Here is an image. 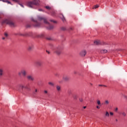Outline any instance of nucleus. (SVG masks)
Masks as SVG:
<instances>
[{
    "label": "nucleus",
    "instance_id": "nucleus-1",
    "mask_svg": "<svg viewBox=\"0 0 127 127\" xmlns=\"http://www.w3.org/2000/svg\"><path fill=\"white\" fill-rule=\"evenodd\" d=\"M40 1L39 0H32V1H28L27 5L28 7L34 8V5L39 6Z\"/></svg>",
    "mask_w": 127,
    "mask_h": 127
},
{
    "label": "nucleus",
    "instance_id": "nucleus-2",
    "mask_svg": "<svg viewBox=\"0 0 127 127\" xmlns=\"http://www.w3.org/2000/svg\"><path fill=\"white\" fill-rule=\"evenodd\" d=\"M64 49L63 46H58L54 49V53L57 55H61Z\"/></svg>",
    "mask_w": 127,
    "mask_h": 127
},
{
    "label": "nucleus",
    "instance_id": "nucleus-3",
    "mask_svg": "<svg viewBox=\"0 0 127 127\" xmlns=\"http://www.w3.org/2000/svg\"><path fill=\"white\" fill-rule=\"evenodd\" d=\"M4 23H6V24H8L11 27H14L15 26L14 22H13V21H12V20L10 19H6L5 20H3L2 21V24H3Z\"/></svg>",
    "mask_w": 127,
    "mask_h": 127
},
{
    "label": "nucleus",
    "instance_id": "nucleus-4",
    "mask_svg": "<svg viewBox=\"0 0 127 127\" xmlns=\"http://www.w3.org/2000/svg\"><path fill=\"white\" fill-rule=\"evenodd\" d=\"M33 49H34V45H33V44H28V47H27L28 51H29V52H31V51H32Z\"/></svg>",
    "mask_w": 127,
    "mask_h": 127
},
{
    "label": "nucleus",
    "instance_id": "nucleus-5",
    "mask_svg": "<svg viewBox=\"0 0 127 127\" xmlns=\"http://www.w3.org/2000/svg\"><path fill=\"white\" fill-rule=\"evenodd\" d=\"M31 20L35 22V24L33 25V26H34V27H40V23L37 22V20H34L33 18H31Z\"/></svg>",
    "mask_w": 127,
    "mask_h": 127
},
{
    "label": "nucleus",
    "instance_id": "nucleus-6",
    "mask_svg": "<svg viewBox=\"0 0 127 127\" xmlns=\"http://www.w3.org/2000/svg\"><path fill=\"white\" fill-rule=\"evenodd\" d=\"M94 44L95 45H106V43L104 42H101V41H95L94 42Z\"/></svg>",
    "mask_w": 127,
    "mask_h": 127
},
{
    "label": "nucleus",
    "instance_id": "nucleus-7",
    "mask_svg": "<svg viewBox=\"0 0 127 127\" xmlns=\"http://www.w3.org/2000/svg\"><path fill=\"white\" fill-rule=\"evenodd\" d=\"M38 20H40V21L44 20V23H46V24H49V22H48L47 21V20H46V19L43 18V17L38 16Z\"/></svg>",
    "mask_w": 127,
    "mask_h": 127
},
{
    "label": "nucleus",
    "instance_id": "nucleus-8",
    "mask_svg": "<svg viewBox=\"0 0 127 127\" xmlns=\"http://www.w3.org/2000/svg\"><path fill=\"white\" fill-rule=\"evenodd\" d=\"M26 71L24 70H22L18 72L19 76H21L22 75V76H23V77H25L26 76Z\"/></svg>",
    "mask_w": 127,
    "mask_h": 127
},
{
    "label": "nucleus",
    "instance_id": "nucleus-9",
    "mask_svg": "<svg viewBox=\"0 0 127 127\" xmlns=\"http://www.w3.org/2000/svg\"><path fill=\"white\" fill-rule=\"evenodd\" d=\"M79 54L81 57H84V56H86V54H87V51L86 50L82 51Z\"/></svg>",
    "mask_w": 127,
    "mask_h": 127
},
{
    "label": "nucleus",
    "instance_id": "nucleus-10",
    "mask_svg": "<svg viewBox=\"0 0 127 127\" xmlns=\"http://www.w3.org/2000/svg\"><path fill=\"white\" fill-rule=\"evenodd\" d=\"M27 79L29 81H33L34 80V77L31 75H29L27 76Z\"/></svg>",
    "mask_w": 127,
    "mask_h": 127
},
{
    "label": "nucleus",
    "instance_id": "nucleus-11",
    "mask_svg": "<svg viewBox=\"0 0 127 127\" xmlns=\"http://www.w3.org/2000/svg\"><path fill=\"white\" fill-rule=\"evenodd\" d=\"M63 79L64 80V81H69V80L70 79V77L66 75H64L63 76Z\"/></svg>",
    "mask_w": 127,
    "mask_h": 127
},
{
    "label": "nucleus",
    "instance_id": "nucleus-12",
    "mask_svg": "<svg viewBox=\"0 0 127 127\" xmlns=\"http://www.w3.org/2000/svg\"><path fill=\"white\" fill-rule=\"evenodd\" d=\"M60 18H61L63 22H65L66 21V19L65 18V17H64V15L63 14H61Z\"/></svg>",
    "mask_w": 127,
    "mask_h": 127
},
{
    "label": "nucleus",
    "instance_id": "nucleus-13",
    "mask_svg": "<svg viewBox=\"0 0 127 127\" xmlns=\"http://www.w3.org/2000/svg\"><path fill=\"white\" fill-rule=\"evenodd\" d=\"M49 24V26L47 27V29H48V30H51V29H53V28H54V26H52V25H50V24Z\"/></svg>",
    "mask_w": 127,
    "mask_h": 127
},
{
    "label": "nucleus",
    "instance_id": "nucleus-14",
    "mask_svg": "<svg viewBox=\"0 0 127 127\" xmlns=\"http://www.w3.org/2000/svg\"><path fill=\"white\" fill-rule=\"evenodd\" d=\"M4 74V72H3V69H2V68H0V78H1Z\"/></svg>",
    "mask_w": 127,
    "mask_h": 127
},
{
    "label": "nucleus",
    "instance_id": "nucleus-15",
    "mask_svg": "<svg viewBox=\"0 0 127 127\" xmlns=\"http://www.w3.org/2000/svg\"><path fill=\"white\" fill-rule=\"evenodd\" d=\"M36 37H37L38 38H43V37H44V34H40L39 35H36Z\"/></svg>",
    "mask_w": 127,
    "mask_h": 127
},
{
    "label": "nucleus",
    "instance_id": "nucleus-16",
    "mask_svg": "<svg viewBox=\"0 0 127 127\" xmlns=\"http://www.w3.org/2000/svg\"><path fill=\"white\" fill-rule=\"evenodd\" d=\"M24 89L27 90V91H31V88H30V86L29 85H26L24 87Z\"/></svg>",
    "mask_w": 127,
    "mask_h": 127
},
{
    "label": "nucleus",
    "instance_id": "nucleus-17",
    "mask_svg": "<svg viewBox=\"0 0 127 127\" xmlns=\"http://www.w3.org/2000/svg\"><path fill=\"white\" fill-rule=\"evenodd\" d=\"M25 36H32L33 35L32 32H29L28 33H25Z\"/></svg>",
    "mask_w": 127,
    "mask_h": 127
},
{
    "label": "nucleus",
    "instance_id": "nucleus-18",
    "mask_svg": "<svg viewBox=\"0 0 127 127\" xmlns=\"http://www.w3.org/2000/svg\"><path fill=\"white\" fill-rule=\"evenodd\" d=\"M48 84L50 86H51V87H54V86H55V83H54V82H51V81L49 82Z\"/></svg>",
    "mask_w": 127,
    "mask_h": 127
},
{
    "label": "nucleus",
    "instance_id": "nucleus-19",
    "mask_svg": "<svg viewBox=\"0 0 127 127\" xmlns=\"http://www.w3.org/2000/svg\"><path fill=\"white\" fill-rule=\"evenodd\" d=\"M38 92V89H35V91H33V95H37Z\"/></svg>",
    "mask_w": 127,
    "mask_h": 127
},
{
    "label": "nucleus",
    "instance_id": "nucleus-20",
    "mask_svg": "<svg viewBox=\"0 0 127 127\" xmlns=\"http://www.w3.org/2000/svg\"><path fill=\"white\" fill-rule=\"evenodd\" d=\"M56 89L58 92H60V91L61 90V87H60L59 85H57Z\"/></svg>",
    "mask_w": 127,
    "mask_h": 127
},
{
    "label": "nucleus",
    "instance_id": "nucleus-21",
    "mask_svg": "<svg viewBox=\"0 0 127 127\" xmlns=\"http://www.w3.org/2000/svg\"><path fill=\"white\" fill-rule=\"evenodd\" d=\"M100 52H101V53H107V52H108V50H102L100 51Z\"/></svg>",
    "mask_w": 127,
    "mask_h": 127
},
{
    "label": "nucleus",
    "instance_id": "nucleus-22",
    "mask_svg": "<svg viewBox=\"0 0 127 127\" xmlns=\"http://www.w3.org/2000/svg\"><path fill=\"white\" fill-rule=\"evenodd\" d=\"M72 97L73 98V99L74 100H76L77 99V98H78V95H77V94H74L73 96H72Z\"/></svg>",
    "mask_w": 127,
    "mask_h": 127
},
{
    "label": "nucleus",
    "instance_id": "nucleus-23",
    "mask_svg": "<svg viewBox=\"0 0 127 127\" xmlns=\"http://www.w3.org/2000/svg\"><path fill=\"white\" fill-rule=\"evenodd\" d=\"M24 85H22V84H20L19 85V88H20V89H22V90L24 88Z\"/></svg>",
    "mask_w": 127,
    "mask_h": 127
},
{
    "label": "nucleus",
    "instance_id": "nucleus-24",
    "mask_svg": "<svg viewBox=\"0 0 127 127\" xmlns=\"http://www.w3.org/2000/svg\"><path fill=\"white\" fill-rule=\"evenodd\" d=\"M26 28H30V27H31V25H30L29 24H27L26 25Z\"/></svg>",
    "mask_w": 127,
    "mask_h": 127
},
{
    "label": "nucleus",
    "instance_id": "nucleus-25",
    "mask_svg": "<svg viewBox=\"0 0 127 127\" xmlns=\"http://www.w3.org/2000/svg\"><path fill=\"white\" fill-rule=\"evenodd\" d=\"M100 6L99 5V4H96L94 6V7H93V9H96V8H98V7H99Z\"/></svg>",
    "mask_w": 127,
    "mask_h": 127
},
{
    "label": "nucleus",
    "instance_id": "nucleus-26",
    "mask_svg": "<svg viewBox=\"0 0 127 127\" xmlns=\"http://www.w3.org/2000/svg\"><path fill=\"white\" fill-rule=\"evenodd\" d=\"M105 117H110V114L108 111H106L105 113Z\"/></svg>",
    "mask_w": 127,
    "mask_h": 127
},
{
    "label": "nucleus",
    "instance_id": "nucleus-27",
    "mask_svg": "<svg viewBox=\"0 0 127 127\" xmlns=\"http://www.w3.org/2000/svg\"><path fill=\"white\" fill-rule=\"evenodd\" d=\"M105 105H109V104H110V101H109V100H107L105 101Z\"/></svg>",
    "mask_w": 127,
    "mask_h": 127
},
{
    "label": "nucleus",
    "instance_id": "nucleus-28",
    "mask_svg": "<svg viewBox=\"0 0 127 127\" xmlns=\"http://www.w3.org/2000/svg\"><path fill=\"white\" fill-rule=\"evenodd\" d=\"M45 7L46 8V9H48L49 10L51 9V7L49 6H46Z\"/></svg>",
    "mask_w": 127,
    "mask_h": 127
},
{
    "label": "nucleus",
    "instance_id": "nucleus-29",
    "mask_svg": "<svg viewBox=\"0 0 127 127\" xmlns=\"http://www.w3.org/2000/svg\"><path fill=\"white\" fill-rule=\"evenodd\" d=\"M50 21H51V22H53L54 23H57V22L56 21H54V20H50Z\"/></svg>",
    "mask_w": 127,
    "mask_h": 127
},
{
    "label": "nucleus",
    "instance_id": "nucleus-30",
    "mask_svg": "<svg viewBox=\"0 0 127 127\" xmlns=\"http://www.w3.org/2000/svg\"><path fill=\"white\" fill-rule=\"evenodd\" d=\"M61 30H63V31H65L66 30V28L63 27L61 28Z\"/></svg>",
    "mask_w": 127,
    "mask_h": 127
},
{
    "label": "nucleus",
    "instance_id": "nucleus-31",
    "mask_svg": "<svg viewBox=\"0 0 127 127\" xmlns=\"http://www.w3.org/2000/svg\"><path fill=\"white\" fill-rule=\"evenodd\" d=\"M122 115L123 116V117H126L127 116V114H126V112H122Z\"/></svg>",
    "mask_w": 127,
    "mask_h": 127
},
{
    "label": "nucleus",
    "instance_id": "nucleus-32",
    "mask_svg": "<svg viewBox=\"0 0 127 127\" xmlns=\"http://www.w3.org/2000/svg\"><path fill=\"white\" fill-rule=\"evenodd\" d=\"M18 35H20V36H25V34H21L20 33H19Z\"/></svg>",
    "mask_w": 127,
    "mask_h": 127
},
{
    "label": "nucleus",
    "instance_id": "nucleus-33",
    "mask_svg": "<svg viewBox=\"0 0 127 127\" xmlns=\"http://www.w3.org/2000/svg\"><path fill=\"white\" fill-rule=\"evenodd\" d=\"M97 104L100 106L101 105V101L100 100H97Z\"/></svg>",
    "mask_w": 127,
    "mask_h": 127
},
{
    "label": "nucleus",
    "instance_id": "nucleus-34",
    "mask_svg": "<svg viewBox=\"0 0 127 127\" xmlns=\"http://www.w3.org/2000/svg\"><path fill=\"white\" fill-rule=\"evenodd\" d=\"M13 1H15V2H17V3H19V0H12Z\"/></svg>",
    "mask_w": 127,
    "mask_h": 127
},
{
    "label": "nucleus",
    "instance_id": "nucleus-35",
    "mask_svg": "<svg viewBox=\"0 0 127 127\" xmlns=\"http://www.w3.org/2000/svg\"><path fill=\"white\" fill-rule=\"evenodd\" d=\"M122 96L123 97H124V98L127 100V95H126L125 94H122Z\"/></svg>",
    "mask_w": 127,
    "mask_h": 127
},
{
    "label": "nucleus",
    "instance_id": "nucleus-36",
    "mask_svg": "<svg viewBox=\"0 0 127 127\" xmlns=\"http://www.w3.org/2000/svg\"><path fill=\"white\" fill-rule=\"evenodd\" d=\"M7 3H9V4H11V5H12V3H11V2L8 1V0H7Z\"/></svg>",
    "mask_w": 127,
    "mask_h": 127
},
{
    "label": "nucleus",
    "instance_id": "nucleus-37",
    "mask_svg": "<svg viewBox=\"0 0 127 127\" xmlns=\"http://www.w3.org/2000/svg\"><path fill=\"white\" fill-rule=\"evenodd\" d=\"M41 63H42V62H41V61H38L37 62V64H41Z\"/></svg>",
    "mask_w": 127,
    "mask_h": 127
},
{
    "label": "nucleus",
    "instance_id": "nucleus-38",
    "mask_svg": "<svg viewBox=\"0 0 127 127\" xmlns=\"http://www.w3.org/2000/svg\"><path fill=\"white\" fill-rule=\"evenodd\" d=\"M99 87H107V86H106V85H101V84H99Z\"/></svg>",
    "mask_w": 127,
    "mask_h": 127
},
{
    "label": "nucleus",
    "instance_id": "nucleus-39",
    "mask_svg": "<svg viewBox=\"0 0 127 127\" xmlns=\"http://www.w3.org/2000/svg\"><path fill=\"white\" fill-rule=\"evenodd\" d=\"M4 36H5L6 37H7L8 36V35L7 34V33H4Z\"/></svg>",
    "mask_w": 127,
    "mask_h": 127
},
{
    "label": "nucleus",
    "instance_id": "nucleus-40",
    "mask_svg": "<svg viewBox=\"0 0 127 127\" xmlns=\"http://www.w3.org/2000/svg\"><path fill=\"white\" fill-rule=\"evenodd\" d=\"M18 3V4H19L20 5H21V6L22 7H24V6L22 5V4H20V3Z\"/></svg>",
    "mask_w": 127,
    "mask_h": 127
},
{
    "label": "nucleus",
    "instance_id": "nucleus-41",
    "mask_svg": "<svg viewBox=\"0 0 127 127\" xmlns=\"http://www.w3.org/2000/svg\"><path fill=\"white\" fill-rule=\"evenodd\" d=\"M3 2H7V0H2Z\"/></svg>",
    "mask_w": 127,
    "mask_h": 127
},
{
    "label": "nucleus",
    "instance_id": "nucleus-42",
    "mask_svg": "<svg viewBox=\"0 0 127 127\" xmlns=\"http://www.w3.org/2000/svg\"><path fill=\"white\" fill-rule=\"evenodd\" d=\"M110 114L111 116H114V113L113 112H110Z\"/></svg>",
    "mask_w": 127,
    "mask_h": 127
},
{
    "label": "nucleus",
    "instance_id": "nucleus-43",
    "mask_svg": "<svg viewBox=\"0 0 127 127\" xmlns=\"http://www.w3.org/2000/svg\"><path fill=\"white\" fill-rule=\"evenodd\" d=\"M44 92L45 94H47L48 93V92L47 90H44Z\"/></svg>",
    "mask_w": 127,
    "mask_h": 127
},
{
    "label": "nucleus",
    "instance_id": "nucleus-44",
    "mask_svg": "<svg viewBox=\"0 0 127 127\" xmlns=\"http://www.w3.org/2000/svg\"><path fill=\"white\" fill-rule=\"evenodd\" d=\"M46 51L48 54H50V52L48 51V50H46Z\"/></svg>",
    "mask_w": 127,
    "mask_h": 127
},
{
    "label": "nucleus",
    "instance_id": "nucleus-45",
    "mask_svg": "<svg viewBox=\"0 0 127 127\" xmlns=\"http://www.w3.org/2000/svg\"><path fill=\"white\" fill-rule=\"evenodd\" d=\"M79 101H80V102H83V99L80 98Z\"/></svg>",
    "mask_w": 127,
    "mask_h": 127
},
{
    "label": "nucleus",
    "instance_id": "nucleus-46",
    "mask_svg": "<svg viewBox=\"0 0 127 127\" xmlns=\"http://www.w3.org/2000/svg\"><path fill=\"white\" fill-rule=\"evenodd\" d=\"M39 11H43V10L42 9H39Z\"/></svg>",
    "mask_w": 127,
    "mask_h": 127
},
{
    "label": "nucleus",
    "instance_id": "nucleus-47",
    "mask_svg": "<svg viewBox=\"0 0 127 127\" xmlns=\"http://www.w3.org/2000/svg\"><path fill=\"white\" fill-rule=\"evenodd\" d=\"M47 40H51V38H47Z\"/></svg>",
    "mask_w": 127,
    "mask_h": 127
},
{
    "label": "nucleus",
    "instance_id": "nucleus-48",
    "mask_svg": "<svg viewBox=\"0 0 127 127\" xmlns=\"http://www.w3.org/2000/svg\"><path fill=\"white\" fill-rule=\"evenodd\" d=\"M14 35H19V33H14Z\"/></svg>",
    "mask_w": 127,
    "mask_h": 127
},
{
    "label": "nucleus",
    "instance_id": "nucleus-49",
    "mask_svg": "<svg viewBox=\"0 0 127 127\" xmlns=\"http://www.w3.org/2000/svg\"><path fill=\"white\" fill-rule=\"evenodd\" d=\"M118 110H119V109L118 108H116L115 109L116 112L118 111Z\"/></svg>",
    "mask_w": 127,
    "mask_h": 127
},
{
    "label": "nucleus",
    "instance_id": "nucleus-50",
    "mask_svg": "<svg viewBox=\"0 0 127 127\" xmlns=\"http://www.w3.org/2000/svg\"><path fill=\"white\" fill-rule=\"evenodd\" d=\"M97 109H100V107L99 106H96Z\"/></svg>",
    "mask_w": 127,
    "mask_h": 127
},
{
    "label": "nucleus",
    "instance_id": "nucleus-51",
    "mask_svg": "<svg viewBox=\"0 0 127 127\" xmlns=\"http://www.w3.org/2000/svg\"><path fill=\"white\" fill-rule=\"evenodd\" d=\"M68 94H71V90L68 91Z\"/></svg>",
    "mask_w": 127,
    "mask_h": 127
},
{
    "label": "nucleus",
    "instance_id": "nucleus-52",
    "mask_svg": "<svg viewBox=\"0 0 127 127\" xmlns=\"http://www.w3.org/2000/svg\"><path fill=\"white\" fill-rule=\"evenodd\" d=\"M2 39L3 40H4L5 39V38L3 37V38H2Z\"/></svg>",
    "mask_w": 127,
    "mask_h": 127
},
{
    "label": "nucleus",
    "instance_id": "nucleus-53",
    "mask_svg": "<svg viewBox=\"0 0 127 127\" xmlns=\"http://www.w3.org/2000/svg\"><path fill=\"white\" fill-rule=\"evenodd\" d=\"M90 85L91 86H93V83H90Z\"/></svg>",
    "mask_w": 127,
    "mask_h": 127
},
{
    "label": "nucleus",
    "instance_id": "nucleus-54",
    "mask_svg": "<svg viewBox=\"0 0 127 127\" xmlns=\"http://www.w3.org/2000/svg\"><path fill=\"white\" fill-rule=\"evenodd\" d=\"M18 91L19 92H21V90H20V89H18Z\"/></svg>",
    "mask_w": 127,
    "mask_h": 127
},
{
    "label": "nucleus",
    "instance_id": "nucleus-55",
    "mask_svg": "<svg viewBox=\"0 0 127 127\" xmlns=\"http://www.w3.org/2000/svg\"><path fill=\"white\" fill-rule=\"evenodd\" d=\"M56 76L57 77H58V74H56Z\"/></svg>",
    "mask_w": 127,
    "mask_h": 127
},
{
    "label": "nucleus",
    "instance_id": "nucleus-56",
    "mask_svg": "<svg viewBox=\"0 0 127 127\" xmlns=\"http://www.w3.org/2000/svg\"><path fill=\"white\" fill-rule=\"evenodd\" d=\"M86 108H87V107H86V106H84V107H83V108H84V109H86Z\"/></svg>",
    "mask_w": 127,
    "mask_h": 127
},
{
    "label": "nucleus",
    "instance_id": "nucleus-57",
    "mask_svg": "<svg viewBox=\"0 0 127 127\" xmlns=\"http://www.w3.org/2000/svg\"><path fill=\"white\" fill-rule=\"evenodd\" d=\"M69 29H70V30H72V28H70Z\"/></svg>",
    "mask_w": 127,
    "mask_h": 127
},
{
    "label": "nucleus",
    "instance_id": "nucleus-58",
    "mask_svg": "<svg viewBox=\"0 0 127 127\" xmlns=\"http://www.w3.org/2000/svg\"><path fill=\"white\" fill-rule=\"evenodd\" d=\"M116 122H118V119H116Z\"/></svg>",
    "mask_w": 127,
    "mask_h": 127
},
{
    "label": "nucleus",
    "instance_id": "nucleus-59",
    "mask_svg": "<svg viewBox=\"0 0 127 127\" xmlns=\"http://www.w3.org/2000/svg\"><path fill=\"white\" fill-rule=\"evenodd\" d=\"M1 1H2V0H0Z\"/></svg>",
    "mask_w": 127,
    "mask_h": 127
},
{
    "label": "nucleus",
    "instance_id": "nucleus-60",
    "mask_svg": "<svg viewBox=\"0 0 127 127\" xmlns=\"http://www.w3.org/2000/svg\"><path fill=\"white\" fill-rule=\"evenodd\" d=\"M59 83H61V81H59Z\"/></svg>",
    "mask_w": 127,
    "mask_h": 127
},
{
    "label": "nucleus",
    "instance_id": "nucleus-61",
    "mask_svg": "<svg viewBox=\"0 0 127 127\" xmlns=\"http://www.w3.org/2000/svg\"><path fill=\"white\" fill-rule=\"evenodd\" d=\"M52 46V45H51Z\"/></svg>",
    "mask_w": 127,
    "mask_h": 127
}]
</instances>
